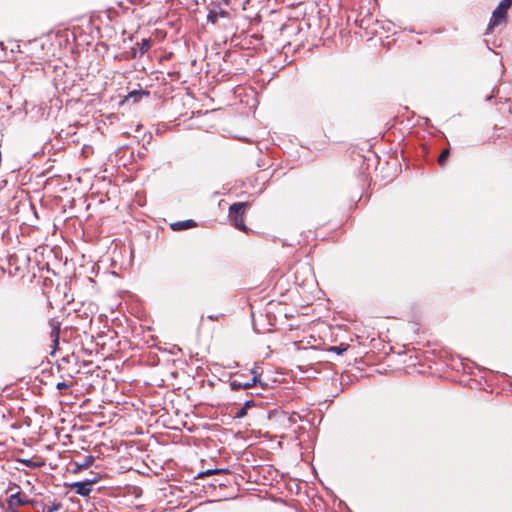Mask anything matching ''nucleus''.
<instances>
[{
  "instance_id": "9b49d317",
  "label": "nucleus",
  "mask_w": 512,
  "mask_h": 512,
  "mask_svg": "<svg viewBox=\"0 0 512 512\" xmlns=\"http://www.w3.org/2000/svg\"><path fill=\"white\" fill-rule=\"evenodd\" d=\"M73 385H74V381L72 380V376H70L69 381L58 382L56 384V388L58 390H63V389L71 388V387H73Z\"/></svg>"
},
{
  "instance_id": "0eeeda50",
  "label": "nucleus",
  "mask_w": 512,
  "mask_h": 512,
  "mask_svg": "<svg viewBox=\"0 0 512 512\" xmlns=\"http://www.w3.org/2000/svg\"><path fill=\"white\" fill-rule=\"evenodd\" d=\"M197 224L194 220L177 221L170 224L173 231H182L196 227Z\"/></svg>"
},
{
  "instance_id": "f8f14e48",
  "label": "nucleus",
  "mask_w": 512,
  "mask_h": 512,
  "mask_svg": "<svg viewBox=\"0 0 512 512\" xmlns=\"http://www.w3.org/2000/svg\"><path fill=\"white\" fill-rule=\"evenodd\" d=\"M449 154H450L449 149H444V150L441 152V154H440V155H439V157H438V163H439V165H441V166H444V165H445V163H446V161H447V159H448V157H449Z\"/></svg>"
},
{
  "instance_id": "dca6fc26",
  "label": "nucleus",
  "mask_w": 512,
  "mask_h": 512,
  "mask_svg": "<svg viewBox=\"0 0 512 512\" xmlns=\"http://www.w3.org/2000/svg\"><path fill=\"white\" fill-rule=\"evenodd\" d=\"M498 6H500L503 10L508 11L512 6V0H502Z\"/></svg>"
},
{
  "instance_id": "2eb2a0df",
  "label": "nucleus",
  "mask_w": 512,
  "mask_h": 512,
  "mask_svg": "<svg viewBox=\"0 0 512 512\" xmlns=\"http://www.w3.org/2000/svg\"><path fill=\"white\" fill-rule=\"evenodd\" d=\"M250 403H251L250 401L246 402L245 406H244V407H242V408H240V409L236 412L235 417H236V418H242V417H244V416L246 415V408H247L248 406H250Z\"/></svg>"
},
{
  "instance_id": "6e6552de",
  "label": "nucleus",
  "mask_w": 512,
  "mask_h": 512,
  "mask_svg": "<svg viewBox=\"0 0 512 512\" xmlns=\"http://www.w3.org/2000/svg\"><path fill=\"white\" fill-rule=\"evenodd\" d=\"M220 17L221 18L228 17V12L223 9H219L218 11L210 10V12L207 15V21L214 25L217 23L218 18H220Z\"/></svg>"
},
{
  "instance_id": "1a4fd4ad",
  "label": "nucleus",
  "mask_w": 512,
  "mask_h": 512,
  "mask_svg": "<svg viewBox=\"0 0 512 512\" xmlns=\"http://www.w3.org/2000/svg\"><path fill=\"white\" fill-rule=\"evenodd\" d=\"M94 456L92 455H86L82 461V463H79V464H76V468L74 470V472H78L82 469H86L88 467H90L93 463H94Z\"/></svg>"
},
{
  "instance_id": "39448f33",
  "label": "nucleus",
  "mask_w": 512,
  "mask_h": 512,
  "mask_svg": "<svg viewBox=\"0 0 512 512\" xmlns=\"http://www.w3.org/2000/svg\"><path fill=\"white\" fill-rule=\"evenodd\" d=\"M49 326L51 327L50 331V338L52 340V354L58 349L59 347V338H60V331H61V322L56 319H50L49 320Z\"/></svg>"
},
{
  "instance_id": "f03ea898",
  "label": "nucleus",
  "mask_w": 512,
  "mask_h": 512,
  "mask_svg": "<svg viewBox=\"0 0 512 512\" xmlns=\"http://www.w3.org/2000/svg\"><path fill=\"white\" fill-rule=\"evenodd\" d=\"M251 374H252V378L248 381H246V380L242 381L237 378L233 379L230 382V386H231L232 390L248 389V388L253 387L257 383H260L261 385H263L262 382L260 381V374L257 372L256 369H252Z\"/></svg>"
},
{
  "instance_id": "f257e3e1",
  "label": "nucleus",
  "mask_w": 512,
  "mask_h": 512,
  "mask_svg": "<svg viewBox=\"0 0 512 512\" xmlns=\"http://www.w3.org/2000/svg\"><path fill=\"white\" fill-rule=\"evenodd\" d=\"M249 207V202H237L232 204L228 211V217L234 227L245 233L249 231L244 221L245 213Z\"/></svg>"
},
{
  "instance_id": "20e7f679",
  "label": "nucleus",
  "mask_w": 512,
  "mask_h": 512,
  "mask_svg": "<svg viewBox=\"0 0 512 512\" xmlns=\"http://www.w3.org/2000/svg\"><path fill=\"white\" fill-rule=\"evenodd\" d=\"M98 481L97 478L82 482H74L69 484L70 489L74 490L80 496H89L92 491V485Z\"/></svg>"
},
{
  "instance_id": "a211bd4d",
  "label": "nucleus",
  "mask_w": 512,
  "mask_h": 512,
  "mask_svg": "<svg viewBox=\"0 0 512 512\" xmlns=\"http://www.w3.org/2000/svg\"><path fill=\"white\" fill-rule=\"evenodd\" d=\"M330 350H331V351H335V352H337L338 354H340V353H342L343 351H345V350H346V348H341V347H335V346H334V347H332Z\"/></svg>"
},
{
  "instance_id": "9d476101",
  "label": "nucleus",
  "mask_w": 512,
  "mask_h": 512,
  "mask_svg": "<svg viewBox=\"0 0 512 512\" xmlns=\"http://www.w3.org/2000/svg\"><path fill=\"white\" fill-rule=\"evenodd\" d=\"M151 40L150 39H142L141 42L137 43L139 47L140 55H143L151 48Z\"/></svg>"
},
{
  "instance_id": "423d86ee",
  "label": "nucleus",
  "mask_w": 512,
  "mask_h": 512,
  "mask_svg": "<svg viewBox=\"0 0 512 512\" xmlns=\"http://www.w3.org/2000/svg\"><path fill=\"white\" fill-rule=\"evenodd\" d=\"M8 506L13 509L17 506L27 505L33 503L32 500L27 499L25 496H23L20 492H17L15 494H12L8 501Z\"/></svg>"
},
{
  "instance_id": "6ab92c4d",
  "label": "nucleus",
  "mask_w": 512,
  "mask_h": 512,
  "mask_svg": "<svg viewBox=\"0 0 512 512\" xmlns=\"http://www.w3.org/2000/svg\"><path fill=\"white\" fill-rule=\"evenodd\" d=\"M208 318L213 321H217L219 319L218 315H209Z\"/></svg>"
},
{
  "instance_id": "f3484780",
  "label": "nucleus",
  "mask_w": 512,
  "mask_h": 512,
  "mask_svg": "<svg viewBox=\"0 0 512 512\" xmlns=\"http://www.w3.org/2000/svg\"><path fill=\"white\" fill-rule=\"evenodd\" d=\"M220 472H222V470H220V469L207 470L206 472L201 473L200 476H206V475H211V474L220 473Z\"/></svg>"
},
{
  "instance_id": "ddd939ff",
  "label": "nucleus",
  "mask_w": 512,
  "mask_h": 512,
  "mask_svg": "<svg viewBox=\"0 0 512 512\" xmlns=\"http://www.w3.org/2000/svg\"><path fill=\"white\" fill-rule=\"evenodd\" d=\"M148 95L149 93L148 92H144V91H132L128 94L127 96V99H130V98H133V101L136 102L138 101L142 95Z\"/></svg>"
},
{
  "instance_id": "7ed1b4c3",
  "label": "nucleus",
  "mask_w": 512,
  "mask_h": 512,
  "mask_svg": "<svg viewBox=\"0 0 512 512\" xmlns=\"http://www.w3.org/2000/svg\"><path fill=\"white\" fill-rule=\"evenodd\" d=\"M507 12L508 11L503 10L500 6H497V8L492 13L486 34L491 33L496 26L506 23Z\"/></svg>"
},
{
  "instance_id": "4468645a",
  "label": "nucleus",
  "mask_w": 512,
  "mask_h": 512,
  "mask_svg": "<svg viewBox=\"0 0 512 512\" xmlns=\"http://www.w3.org/2000/svg\"><path fill=\"white\" fill-rule=\"evenodd\" d=\"M60 508H61L60 503H54L52 506H44L43 512H54V511L59 510Z\"/></svg>"
}]
</instances>
